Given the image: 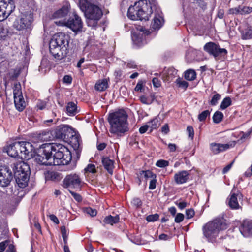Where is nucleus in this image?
Listing matches in <instances>:
<instances>
[{
    "mask_svg": "<svg viewBox=\"0 0 252 252\" xmlns=\"http://www.w3.org/2000/svg\"><path fill=\"white\" fill-rule=\"evenodd\" d=\"M203 49L214 57H217L220 55H226L227 54V51L225 49L220 48L218 44L213 42L206 43L204 46Z\"/></svg>",
    "mask_w": 252,
    "mask_h": 252,
    "instance_id": "15",
    "label": "nucleus"
},
{
    "mask_svg": "<svg viewBox=\"0 0 252 252\" xmlns=\"http://www.w3.org/2000/svg\"><path fill=\"white\" fill-rule=\"evenodd\" d=\"M94 4L92 3L89 0H80L79 6L83 12H85L90 7Z\"/></svg>",
    "mask_w": 252,
    "mask_h": 252,
    "instance_id": "31",
    "label": "nucleus"
},
{
    "mask_svg": "<svg viewBox=\"0 0 252 252\" xmlns=\"http://www.w3.org/2000/svg\"><path fill=\"white\" fill-rule=\"evenodd\" d=\"M177 70L173 67L165 68L161 73L162 80L165 82H170L176 77Z\"/></svg>",
    "mask_w": 252,
    "mask_h": 252,
    "instance_id": "21",
    "label": "nucleus"
},
{
    "mask_svg": "<svg viewBox=\"0 0 252 252\" xmlns=\"http://www.w3.org/2000/svg\"><path fill=\"white\" fill-rule=\"evenodd\" d=\"M141 176H143L146 180L149 178H156L157 176L150 170H142L139 172Z\"/></svg>",
    "mask_w": 252,
    "mask_h": 252,
    "instance_id": "33",
    "label": "nucleus"
},
{
    "mask_svg": "<svg viewBox=\"0 0 252 252\" xmlns=\"http://www.w3.org/2000/svg\"><path fill=\"white\" fill-rule=\"evenodd\" d=\"M84 211L85 213L89 215L91 217L95 216L97 214L96 210L90 207L85 208L84 209Z\"/></svg>",
    "mask_w": 252,
    "mask_h": 252,
    "instance_id": "43",
    "label": "nucleus"
},
{
    "mask_svg": "<svg viewBox=\"0 0 252 252\" xmlns=\"http://www.w3.org/2000/svg\"><path fill=\"white\" fill-rule=\"evenodd\" d=\"M168 148L170 152H173L176 151V145L175 144L169 143L168 145Z\"/></svg>",
    "mask_w": 252,
    "mask_h": 252,
    "instance_id": "64",
    "label": "nucleus"
},
{
    "mask_svg": "<svg viewBox=\"0 0 252 252\" xmlns=\"http://www.w3.org/2000/svg\"><path fill=\"white\" fill-rule=\"evenodd\" d=\"M242 198V194L239 192L236 193L232 191L227 199L226 203L231 209L237 210L241 208L238 199H241Z\"/></svg>",
    "mask_w": 252,
    "mask_h": 252,
    "instance_id": "19",
    "label": "nucleus"
},
{
    "mask_svg": "<svg viewBox=\"0 0 252 252\" xmlns=\"http://www.w3.org/2000/svg\"><path fill=\"white\" fill-rule=\"evenodd\" d=\"M161 131L164 134H167L169 131V128L167 124H165L161 128Z\"/></svg>",
    "mask_w": 252,
    "mask_h": 252,
    "instance_id": "63",
    "label": "nucleus"
},
{
    "mask_svg": "<svg viewBox=\"0 0 252 252\" xmlns=\"http://www.w3.org/2000/svg\"><path fill=\"white\" fill-rule=\"evenodd\" d=\"M227 228L226 220L223 218H217L209 221L203 226L204 236L209 242H213L220 230H223Z\"/></svg>",
    "mask_w": 252,
    "mask_h": 252,
    "instance_id": "5",
    "label": "nucleus"
},
{
    "mask_svg": "<svg viewBox=\"0 0 252 252\" xmlns=\"http://www.w3.org/2000/svg\"><path fill=\"white\" fill-rule=\"evenodd\" d=\"M152 6L153 13L154 12V16L151 26L154 30H159L164 23L163 14L155 2L153 3Z\"/></svg>",
    "mask_w": 252,
    "mask_h": 252,
    "instance_id": "14",
    "label": "nucleus"
},
{
    "mask_svg": "<svg viewBox=\"0 0 252 252\" xmlns=\"http://www.w3.org/2000/svg\"><path fill=\"white\" fill-rule=\"evenodd\" d=\"M236 143V141H231L226 144L212 142L210 144V149L213 154L216 155L233 148Z\"/></svg>",
    "mask_w": 252,
    "mask_h": 252,
    "instance_id": "17",
    "label": "nucleus"
},
{
    "mask_svg": "<svg viewBox=\"0 0 252 252\" xmlns=\"http://www.w3.org/2000/svg\"><path fill=\"white\" fill-rule=\"evenodd\" d=\"M194 211L192 209H187L186 211V216L187 219H190L194 215Z\"/></svg>",
    "mask_w": 252,
    "mask_h": 252,
    "instance_id": "53",
    "label": "nucleus"
},
{
    "mask_svg": "<svg viewBox=\"0 0 252 252\" xmlns=\"http://www.w3.org/2000/svg\"><path fill=\"white\" fill-rule=\"evenodd\" d=\"M8 30L2 24L0 23V40L4 39L7 36Z\"/></svg>",
    "mask_w": 252,
    "mask_h": 252,
    "instance_id": "37",
    "label": "nucleus"
},
{
    "mask_svg": "<svg viewBox=\"0 0 252 252\" xmlns=\"http://www.w3.org/2000/svg\"><path fill=\"white\" fill-rule=\"evenodd\" d=\"M13 95L14 97L15 96H20L23 95L21 89V85L19 83H16L14 84L13 87Z\"/></svg>",
    "mask_w": 252,
    "mask_h": 252,
    "instance_id": "38",
    "label": "nucleus"
},
{
    "mask_svg": "<svg viewBox=\"0 0 252 252\" xmlns=\"http://www.w3.org/2000/svg\"><path fill=\"white\" fill-rule=\"evenodd\" d=\"M169 162L167 160L160 159L157 161L156 166L160 168H164L169 165Z\"/></svg>",
    "mask_w": 252,
    "mask_h": 252,
    "instance_id": "41",
    "label": "nucleus"
},
{
    "mask_svg": "<svg viewBox=\"0 0 252 252\" xmlns=\"http://www.w3.org/2000/svg\"><path fill=\"white\" fill-rule=\"evenodd\" d=\"M148 128V125L143 126L139 128V131L141 134H143L147 131Z\"/></svg>",
    "mask_w": 252,
    "mask_h": 252,
    "instance_id": "61",
    "label": "nucleus"
},
{
    "mask_svg": "<svg viewBox=\"0 0 252 252\" xmlns=\"http://www.w3.org/2000/svg\"><path fill=\"white\" fill-rule=\"evenodd\" d=\"M85 16L87 19L88 24L90 25L89 22L92 21L93 25L97 23V22L101 18L102 16L101 9L97 5H94L90 7L85 12Z\"/></svg>",
    "mask_w": 252,
    "mask_h": 252,
    "instance_id": "11",
    "label": "nucleus"
},
{
    "mask_svg": "<svg viewBox=\"0 0 252 252\" xmlns=\"http://www.w3.org/2000/svg\"><path fill=\"white\" fill-rule=\"evenodd\" d=\"M14 99L16 108L19 111H23L26 106V103L23 95L20 96H15L14 97Z\"/></svg>",
    "mask_w": 252,
    "mask_h": 252,
    "instance_id": "28",
    "label": "nucleus"
},
{
    "mask_svg": "<svg viewBox=\"0 0 252 252\" xmlns=\"http://www.w3.org/2000/svg\"><path fill=\"white\" fill-rule=\"evenodd\" d=\"M11 168L16 182L21 188H24L29 180L30 168L24 162H14L11 163Z\"/></svg>",
    "mask_w": 252,
    "mask_h": 252,
    "instance_id": "6",
    "label": "nucleus"
},
{
    "mask_svg": "<svg viewBox=\"0 0 252 252\" xmlns=\"http://www.w3.org/2000/svg\"><path fill=\"white\" fill-rule=\"evenodd\" d=\"M184 218V216L182 213H178L175 218V221L176 223H180L182 222Z\"/></svg>",
    "mask_w": 252,
    "mask_h": 252,
    "instance_id": "54",
    "label": "nucleus"
},
{
    "mask_svg": "<svg viewBox=\"0 0 252 252\" xmlns=\"http://www.w3.org/2000/svg\"><path fill=\"white\" fill-rule=\"evenodd\" d=\"M143 89V83L142 81H139L136 84L135 87V91H140L141 92Z\"/></svg>",
    "mask_w": 252,
    "mask_h": 252,
    "instance_id": "60",
    "label": "nucleus"
},
{
    "mask_svg": "<svg viewBox=\"0 0 252 252\" xmlns=\"http://www.w3.org/2000/svg\"><path fill=\"white\" fill-rule=\"evenodd\" d=\"M19 145L16 144V141L9 144L6 148V152L7 154L13 158H17L18 156V153L16 149L19 148Z\"/></svg>",
    "mask_w": 252,
    "mask_h": 252,
    "instance_id": "27",
    "label": "nucleus"
},
{
    "mask_svg": "<svg viewBox=\"0 0 252 252\" xmlns=\"http://www.w3.org/2000/svg\"><path fill=\"white\" fill-rule=\"evenodd\" d=\"M140 100L143 104L146 105H150L151 104V100H150L149 97L144 95H141L140 97Z\"/></svg>",
    "mask_w": 252,
    "mask_h": 252,
    "instance_id": "47",
    "label": "nucleus"
},
{
    "mask_svg": "<svg viewBox=\"0 0 252 252\" xmlns=\"http://www.w3.org/2000/svg\"><path fill=\"white\" fill-rule=\"evenodd\" d=\"M55 131L56 139H61L65 142H73L74 141V148L78 149L79 147V139L75 135L73 128L69 125H61L55 129Z\"/></svg>",
    "mask_w": 252,
    "mask_h": 252,
    "instance_id": "7",
    "label": "nucleus"
},
{
    "mask_svg": "<svg viewBox=\"0 0 252 252\" xmlns=\"http://www.w3.org/2000/svg\"><path fill=\"white\" fill-rule=\"evenodd\" d=\"M221 96L220 94L216 93L212 97L211 100L210 101V104L212 106L217 105L218 101L220 99Z\"/></svg>",
    "mask_w": 252,
    "mask_h": 252,
    "instance_id": "42",
    "label": "nucleus"
},
{
    "mask_svg": "<svg viewBox=\"0 0 252 252\" xmlns=\"http://www.w3.org/2000/svg\"><path fill=\"white\" fill-rule=\"evenodd\" d=\"M187 131L188 133V136L189 138H191L192 140L194 137V129L191 126H188L187 128Z\"/></svg>",
    "mask_w": 252,
    "mask_h": 252,
    "instance_id": "49",
    "label": "nucleus"
},
{
    "mask_svg": "<svg viewBox=\"0 0 252 252\" xmlns=\"http://www.w3.org/2000/svg\"><path fill=\"white\" fill-rule=\"evenodd\" d=\"M73 17H70L67 21L59 20L55 22L57 25L65 26L70 29L74 32L77 33L78 32H80L82 30L83 22L81 18L76 12H73Z\"/></svg>",
    "mask_w": 252,
    "mask_h": 252,
    "instance_id": "8",
    "label": "nucleus"
},
{
    "mask_svg": "<svg viewBox=\"0 0 252 252\" xmlns=\"http://www.w3.org/2000/svg\"><path fill=\"white\" fill-rule=\"evenodd\" d=\"M72 81V78L70 75H66L63 78V82L64 84H70Z\"/></svg>",
    "mask_w": 252,
    "mask_h": 252,
    "instance_id": "51",
    "label": "nucleus"
},
{
    "mask_svg": "<svg viewBox=\"0 0 252 252\" xmlns=\"http://www.w3.org/2000/svg\"><path fill=\"white\" fill-rule=\"evenodd\" d=\"M157 179L152 178L150 182L149 189L151 190L154 189L156 187Z\"/></svg>",
    "mask_w": 252,
    "mask_h": 252,
    "instance_id": "55",
    "label": "nucleus"
},
{
    "mask_svg": "<svg viewBox=\"0 0 252 252\" xmlns=\"http://www.w3.org/2000/svg\"><path fill=\"white\" fill-rule=\"evenodd\" d=\"M137 31L138 32L132 33L131 38L134 44L140 47L146 43V36L149 35L150 32L143 27H140Z\"/></svg>",
    "mask_w": 252,
    "mask_h": 252,
    "instance_id": "16",
    "label": "nucleus"
},
{
    "mask_svg": "<svg viewBox=\"0 0 252 252\" xmlns=\"http://www.w3.org/2000/svg\"><path fill=\"white\" fill-rule=\"evenodd\" d=\"M66 111L69 116H74L77 113V105L72 102L67 103L66 106Z\"/></svg>",
    "mask_w": 252,
    "mask_h": 252,
    "instance_id": "30",
    "label": "nucleus"
},
{
    "mask_svg": "<svg viewBox=\"0 0 252 252\" xmlns=\"http://www.w3.org/2000/svg\"><path fill=\"white\" fill-rule=\"evenodd\" d=\"M13 162H10L7 164L0 165V187H7L12 181L13 172L11 170V165Z\"/></svg>",
    "mask_w": 252,
    "mask_h": 252,
    "instance_id": "10",
    "label": "nucleus"
},
{
    "mask_svg": "<svg viewBox=\"0 0 252 252\" xmlns=\"http://www.w3.org/2000/svg\"><path fill=\"white\" fill-rule=\"evenodd\" d=\"M61 231L62 235V237L63 238V241L65 244L67 243V230L66 229L65 226H62L61 227Z\"/></svg>",
    "mask_w": 252,
    "mask_h": 252,
    "instance_id": "45",
    "label": "nucleus"
},
{
    "mask_svg": "<svg viewBox=\"0 0 252 252\" xmlns=\"http://www.w3.org/2000/svg\"><path fill=\"white\" fill-rule=\"evenodd\" d=\"M148 126H149V127L151 128V131H152L153 129H157L159 126L158 119L157 118H154L148 122Z\"/></svg>",
    "mask_w": 252,
    "mask_h": 252,
    "instance_id": "35",
    "label": "nucleus"
},
{
    "mask_svg": "<svg viewBox=\"0 0 252 252\" xmlns=\"http://www.w3.org/2000/svg\"><path fill=\"white\" fill-rule=\"evenodd\" d=\"M85 169L86 171L92 173H94L96 172L95 165L92 164H89Z\"/></svg>",
    "mask_w": 252,
    "mask_h": 252,
    "instance_id": "50",
    "label": "nucleus"
},
{
    "mask_svg": "<svg viewBox=\"0 0 252 252\" xmlns=\"http://www.w3.org/2000/svg\"><path fill=\"white\" fill-rule=\"evenodd\" d=\"M14 2L12 0H0V21L6 19L14 10Z\"/></svg>",
    "mask_w": 252,
    "mask_h": 252,
    "instance_id": "12",
    "label": "nucleus"
},
{
    "mask_svg": "<svg viewBox=\"0 0 252 252\" xmlns=\"http://www.w3.org/2000/svg\"><path fill=\"white\" fill-rule=\"evenodd\" d=\"M42 153L36 157L38 163L43 165H64L72 159L69 149L60 143H46L42 145Z\"/></svg>",
    "mask_w": 252,
    "mask_h": 252,
    "instance_id": "1",
    "label": "nucleus"
},
{
    "mask_svg": "<svg viewBox=\"0 0 252 252\" xmlns=\"http://www.w3.org/2000/svg\"><path fill=\"white\" fill-rule=\"evenodd\" d=\"M128 115L124 109H120L112 113L108 117V122L110 125L111 133L121 136L128 131Z\"/></svg>",
    "mask_w": 252,
    "mask_h": 252,
    "instance_id": "3",
    "label": "nucleus"
},
{
    "mask_svg": "<svg viewBox=\"0 0 252 252\" xmlns=\"http://www.w3.org/2000/svg\"><path fill=\"white\" fill-rule=\"evenodd\" d=\"M81 183V179L77 174L68 175L63 181V187L68 189H80Z\"/></svg>",
    "mask_w": 252,
    "mask_h": 252,
    "instance_id": "13",
    "label": "nucleus"
},
{
    "mask_svg": "<svg viewBox=\"0 0 252 252\" xmlns=\"http://www.w3.org/2000/svg\"><path fill=\"white\" fill-rule=\"evenodd\" d=\"M239 230L244 237L252 236V222L243 221L239 227Z\"/></svg>",
    "mask_w": 252,
    "mask_h": 252,
    "instance_id": "22",
    "label": "nucleus"
},
{
    "mask_svg": "<svg viewBox=\"0 0 252 252\" xmlns=\"http://www.w3.org/2000/svg\"><path fill=\"white\" fill-rule=\"evenodd\" d=\"M70 5L68 3H66L60 9L56 11L52 15V17L55 18H61L66 16L69 12Z\"/></svg>",
    "mask_w": 252,
    "mask_h": 252,
    "instance_id": "24",
    "label": "nucleus"
},
{
    "mask_svg": "<svg viewBox=\"0 0 252 252\" xmlns=\"http://www.w3.org/2000/svg\"><path fill=\"white\" fill-rule=\"evenodd\" d=\"M252 38V31L249 30L246 32H244L242 34V38L243 39H249Z\"/></svg>",
    "mask_w": 252,
    "mask_h": 252,
    "instance_id": "46",
    "label": "nucleus"
},
{
    "mask_svg": "<svg viewBox=\"0 0 252 252\" xmlns=\"http://www.w3.org/2000/svg\"><path fill=\"white\" fill-rule=\"evenodd\" d=\"M231 99L229 97L224 98L221 102L220 108L221 110H224L231 104Z\"/></svg>",
    "mask_w": 252,
    "mask_h": 252,
    "instance_id": "36",
    "label": "nucleus"
},
{
    "mask_svg": "<svg viewBox=\"0 0 252 252\" xmlns=\"http://www.w3.org/2000/svg\"><path fill=\"white\" fill-rule=\"evenodd\" d=\"M210 114V112L207 110L203 111L198 116V119L200 121H204L206 120L207 117Z\"/></svg>",
    "mask_w": 252,
    "mask_h": 252,
    "instance_id": "40",
    "label": "nucleus"
},
{
    "mask_svg": "<svg viewBox=\"0 0 252 252\" xmlns=\"http://www.w3.org/2000/svg\"><path fill=\"white\" fill-rule=\"evenodd\" d=\"M178 86L186 90L188 87V83L184 80H182L180 78H178L176 80Z\"/></svg>",
    "mask_w": 252,
    "mask_h": 252,
    "instance_id": "39",
    "label": "nucleus"
},
{
    "mask_svg": "<svg viewBox=\"0 0 252 252\" xmlns=\"http://www.w3.org/2000/svg\"><path fill=\"white\" fill-rule=\"evenodd\" d=\"M70 37L64 33L55 34L49 43V50L56 62L61 63L65 61L69 50Z\"/></svg>",
    "mask_w": 252,
    "mask_h": 252,
    "instance_id": "2",
    "label": "nucleus"
},
{
    "mask_svg": "<svg viewBox=\"0 0 252 252\" xmlns=\"http://www.w3.org/2000/svg\"><path fill=\"white\" fill-rule=\"evenodd\" d=\"M8 244V242L7 240L0 243V252H3L5 250Z\"/></svg>",
    "mask_w": 252,
    "mask_h": 252,
    "instance_id": "57",
    "label": "nucleus"
},
{
    "mask_svg": "<svg viewBox=\"0 0 252 252\" xmlns=\"http://www.w3.org/2000/svg\"><path fill=\"white\" fill-rule=\"evenodd\" d=\"M159 219V215L158 214H155L153 215H148L146 217V220L148 222H153L155 221L158 220Z\"/></svg>",
    "mask_w": 252,
    "mask_h": 252,
    "instance_id": "44",
    "label": "nucleus"
},
{
    "mask_svg": "<svg viewBox=\"0 0 252 252\" xmlns=\"http://www.w3.org/2000/svg\"><path fill=\"white\" fill-rule=\"evenodd\" d=\"M55 130H46L38 134V138L42 141H49L56 139Z\"/></svg>",
    "mask_w": 252,
    "mask_h": 252,
    "instance_id": "23",
    "label": "nucleus"
},
{
    "mask_svg": "<svg viewBox=\"0 0 252 252\" xmlns=\"http://www.w3.org/2000/svg\"><path fill=\"white\" fill-rule=\"evenodd\" d=\"M196 77V72L193 69H188L185 72V78L189 81H193Z\"/></svg>",
    "mask_w": 252,
    "mask_h": 252,
    "instance_id": "32",
    "label": "nucleus"
},
{
    "mask_svg": "<svg viewBox=\"0 0 252 252\" xmlns=\"http://www.w3.org/2000/svg\"><path fill=\"white\" fill-rule=\"evenodd\" d=\"M119 220L120 218L119 215H116L115 216L109 215L104 218L103 222L105 224H111L112 225L114 224L118 223L119 221Z\"/></svg>",
    "mask_w": 252,
    "mask_h": 252,
    "instance_id": "29",
    "label": "nucleus"
},
{
    "mask_svg": "<svg viewBox=\"0 0 252 252\" xmlns=\"http://www.w3.org/2000/svg\"><path fill=\"white\" fill-rule=\"evenodd\" d=\"M152 83L154 87H159L161 86V81L157 78L154 77L152 79Z\"/></svg>",
    "mask_w": 252,
    "mask_h": 252,
    "instance_id": "56",
    "label": "nucleus"
},
{
    "mask_svg": "<svg viewBox=\"0 0 252 252\" xmlns=\"http://www.w3.org/2000/svg\"><path fill=\"white\" fill-rule=\"evenodd\" d=\"M50 219L51 220H52L54 223L56 224H58L59 223V220L58 218L53 214L50 215L49 216Z\"/></svg>",
    "mask_w": 252,
    "mask_h": 252,
    "instance_id": "62",
    "label": "nucleus"
},
{
    "mask_svg": "<svg viewBox=\"0 0 252 252\" xmlns=\"http://www.w3.org/2000/svg\"><path fill=\"white\" fill-rule=\"evenodd\" d=\"M152 4L147 0H139L129 7L127 17L132 20H148L153 13Z\"/></svg>",
    "mask_w": 252,
    "mask_h": 252,
    "instance_id": "4",
    "label": "nucleus"
},
{
    "mask_svg": "<svg viewBox=\"0 0 252 252\" xmlns=\"http://www.w3.org/2000/svg\"><path fill=\"white\" fill-rule=\"evenodd\" d=\"M109 78H104L98 80L95 85V89L99 92L105 91L108 87Z\"/></svg>",
    "mask_w": 252,
    "mask_h": 252,
    "instance_id": "26",
    "label": "nucleus"
},
{
    "mask_svg": "<svg viewBox=\"0 0 252 252\" xmlns=\"http://www.w3.org/2000/svg\"><path fill=\"white\" fill-rule=\"evenodd\" d=\"M21 147L20 158L29 159L34 155L35 149L32 145L29 142L20 141Z\"/></svg>",
    "mask_w": 252,
    "mask_h": 252,
    "instance_id": "18",
    "label": "nucleus"
},
{
    "mask_svg": "<svg viewBox=\"0 0 252 252\" xmlns=\"http://www.w3.org/2000/svg\"><path fill=\"white\" fill-rule=\"evenodd\" d=\"M33 20V15L28 12L21 13L13 22V27L18 31L30 28Z\"/></svg>",
    "mask_w": 252,
    "mask_h": 252,
    "instance_id": "9",
    "label": "nucleus"
},
{
    "mask_svg": "<svg viewBox=\"0 0 252 252\" xmlns=\"http://www.w3.org/2000/svg\"><path fill=\"white\" fill-rule=\"evenodd\" d=\"M102 163L108 172L112 174L114 168V161L107 157L102 158Z\"/></svg>",
    "mask_w": 252,
    "mask_h": 252,
    "instance_id": "25",
    "label": "nucleus"
},
{
    "mask_svg": "<svg viewBox=\"0 0 252 252\" xmlns=\"http://www.w3.org/2000/svg\"><path fill=\"white\" fill-rule=\"evenodd\" d=\"M241 15L249 14L252 11V8L249 6H244L241 5Z\"/></svg>",
    "mask_w": 252,
    "mask_h": 252,
    "instance_id": "48",
    "label": "nucleus"
},
{
    "mask_svg": "<svg viewBox=\"0 0 252 252\" xmlns=\"http://www.w3.org/2000/svg\"><path fill=\"white\" fill-rule=\"evenodd\" d=\"M69 192L75 200L78 202H80L82 201V198L79 194L71 190H69Z\"/></svg>",
    "mask_w": 252,
    "mask_h": 252,
    "instance_id": "52",
    "label": "nucleus"
},
{
    "mask_svg": "<svg viewBox=\"0 0 252 252\" xmlns=\"http://www.w3.org/2000/svg\"><path fill=\"white\" fill-rule=\"evenodd\" d=\"M132 203L133 205L136 207H139L141 205L142 202L140 199L138 198H134L132 200Z\"/></svg>",
    "mask_w": 252,
    "mask_h": 252,
    "instance_id": "58",
    "label": "nucleus"
},
{
    "mask_svg": "<svg viewBox=\"0 0 252 252\" xmlns=\"http://www.w3.org/2000/svg\"><path fill=\"white\" fill-rule=\"evenodd\" d=\"M223 118V114L221 112L217 111L213 116V121L216 124L220 123Z\"/></svg>",
    "mask_w": 252,
    "mask_h": 252,
    "instance_id": "34",
    "label": "nucleus"
},
{
    "mask_svg": "<svg viewBox=\"0 0 252 252\" xmlns=\"http://www.w3.org/2000/svg\"><path fill=\"white\" fill-rule=\"evenodd\" d=\"M175 204L181 210L186 208L187 205V203L185 201H182V202H179L177 201L175 203Z\"/></svg>",
    "mask_w": 252,
    "mask_h": 252,
    "instance_id": "59",
    "label": "nucleus"
},
{
    "mask_svg": "<svg viewBox=\"0 0 252 252\" xmlns=\"http://www.w3.org/2000/svg\"><path fill=\"white\" fill-rule=\"evenodd\" d=\"M189 171L187 170L180 171L174 176V181L178 185L186 183L189 180Z\"/></svg>",
    "mask_w": 252,
    "mask_h": 252,
    "instance_id": "20",
    "label": "nucleus"
}]
</instances>
